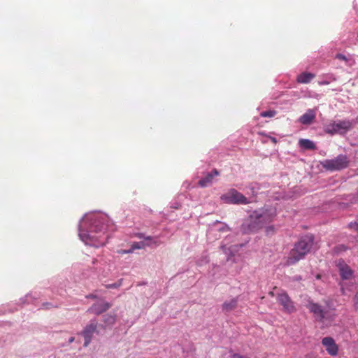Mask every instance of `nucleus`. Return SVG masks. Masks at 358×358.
<instances>
[{"mask_svg":"<svg viewBox=\"0 0 358 358\" xmlns=\"http://www.w3.org/2000/svg\"><path fill=\"white\" fill-rule=\"evenodd\" d=\"M96 324L95 323H90L85 328L83 332V336L85 338L84 346L87 347L89 345L91 341V338L96 331Z\"/></svg>","mask_w":358,"mask_h":358,"instance_id":"12","label":"nucleus"},{"mask_svg":"<svg viewBox=\"0 0 358 358\" xmlns=\"http://www.w3.org/2000/svg\"><path fill=\"white\" fill-rule=\"evenodd\" d=\"M105 322L108 324H113L115 321V317L114 316H112V315H106L105 316Z\"/></svg>","mask_w":358,"mask_h":358,"instance_id":"21","label":"nucleus"},{"mask_svg":"<svg viewBox=\"0 0 358 358\" xmlns=\"http://www.w3.org/2000/svg\"><path fill=\"white\" fill-rule=\"evenodd\" d=\"M136 236L138 238H145V236L143 234H141V233H139V234H136Z\"/></svg>","mask_w":358,"mask_h":358,"instance_id":"28","label":"nucleus"},{"mask_svg":"<svg viewBox=\"0 0 358 358\" xmlns=\"http://www.w3.org/2000/svg\"><path fill=\"white\" fill-rule=\"evenodd\" d=\"M299 144L300 147L306 150H315L316 148L315 143L309 139H300Z\"/></svg>","mask_w":358,"mask_h":358,"instance_id":"17","label":"nucleus"},{"mask_svg":"<svg viewBox=\"0 0 358 358\" xmlns=\"http://www.w3.org/2000/svg\"><path fill=\"white\" fill-rule=\"evenodd\" d=\"M320 278V275H317V278Z\"/></svg>","mask_w":358,"mask_h":358,"instance_id":"36","label":"nucleus"},{"mask_svg":"<svg viewBox=\"0 0 358 358\" xmlns=\"http://www.w3.org/2000/svg\"><path fill=\"white\" fill-rule=\"evenodd\" d=\"M257 215V210L254 211L241 225L242 230L245 234L255 233L262 229Z\"/></svg>","mask_w":358,"mask_h":358,"instance_id":"4","label":"nucleus"},{"mask_svg":"<svg viewBox=\"0 0 358 358\" xmlns=\"http://www.w3.org/2000/svg\"><path fill=\"white\" fill-rule=\"evenodd\" d=\"M74 339H75V338H74V337H71V338H69V342L71 343L73 342Z\"/></svg>","mask_w":358,"mask_h":358,"instance_id":"34","label":"nucleus"},{"mask_svg":"<svg viewBox=\"0 0 358 358\" xmlns=\"http://www.w3.org/2000/svg\"><path fill=\"white\" fill-rule=\"evenodd\" d=\"M352 123L350 120H339L330 123L326 127L325 131L327 134H345L352 128Z\"/></svg>","mask_w":358,"mask_h":358,"instance_id":"5","label":"nucleus"},{"mask_svg":"<svg viewBox=\"0 0 358 358\" xmlns=\"http://www.w3.org/2000/svg\"><path fill=\"white\" fill-rule=\"evenodd\" d=\"M276 215V210L273 208L257 210V215L259 216V220L262 228L272 222Z\"/></svg>","mask_w":358,"mask_h":358,"instance_id":"9","label":"nucleus"},{"mask_svg":"<svg viewBox=\"0 0 358 358\" xmlns=\"http://www.w3.org/2000/svg\"><path fill=\"white\" fill-rule=\"evenodd\" d=\"M105 226L99 219L95 220L94 222L91 224L90 230L88 231H83L80 230L79 236L80 239L86 244L94 245L93 240L96 238L93 233L104 232Z\"/></svg>","mask_w":358,"mask_h":358,"instance_id":"3","label":"nucleus"},{"mask_svg":"<svg viewBox=\"0 0 358 358\" xmlns=\"http://www.w3.org/2000/svg\"><path fill=\"white\" fill-rule=\"evenodd\" d=\"M87 297L89 299H95L96 296L95 295L90 294V295L87 296Z\"/></svg>","mask_w":358,"mask_h":358,"instance_id":"32","label":"nucleus"},{"mask_svg":"<svg viewBox=\"0 0 358 358\" xmlns=\"http://www.w3.org/2000/svg\"><path fill=\"white\" fill-rule=\"evenodd\" d=\"M322 345L325 347L327 352L331 355L335 356L338 353V346L334 340L331 337H325L322 341Z\"/></svg>","mask_w":358,"mask_h":358,"instance_id":"11","label":"nucleus"},{"mask_svg":"<svg viewBox=\"0 0 358 358\" xmlns=\"http://www.w3.org/2000/svg\"><path fill=\"white\" fill-rule=\"evenodd\" d=\"M355 303H358V292L357 293V294L355 295Z\"/></svg>","mask_w":358,"mask_h":358,"instance_id":"31","label":"nucleus"},{"mask_svg":"<svg viewBox=\"0 0 358 358\" xmlns=\"http://www.w3.org/2000/svg\"><path fill=\"white\" fill-rule=\"evenodd\" d=\"M111 307L110 303L105 301H99L94 303L89 309L88 312L94 313L95 315H100Z\"/></svg>","mask_w":358,"mask_h":358,"instance_id":"10","label":"nucleus"},{"mask_svg":"<svg viewBox=\"0 0 358 358\" xmlns=\"http://www.w3.org/2000/svg\"><path fill=\"white\" fill-rule=\"evenodd\" d=\"M336 58H338V59H339L341 60H343V61H346L347 60L346 57L344 55H342V54L336 55Z\"/></svg>","mask_w":358,"mask_h":358,"instance_id":"25","label":"nucleus"},{"mask_svg":"<svg viewBox=\"0 0 358 358\" xmlns=\"http://www.w3.org/2000/svg\"><path fill=\"white\" fill-rule=\"evenodd\" d=\"M130 252H129V250H125L119 251V253H120V254H127V253H130Z\"/></svg>","mask_w":358,"mask_h":358,"instance_id":"29","label":"nucleus"},{"mask_svg":"<svg viewBox=\"0 0 358 358\" xmlns=\"http://www.w3.org/2000/svg\"><path fill=\"white\" fill-rule=\"evenodd\" d=\"M313 244V237L312 236H305L302 237L294 248L290 250L286 258L285 266H291L296 264L310 252Z\"/></svg>","mask_w":358,"mask_h":358,"instance_id":"1","label":"nucleus"},{"mask_svg":"<svg viewBox=\"0 0 358 358\" xmlns=\"http://www.w3.org/2000/svg\"><path fill=\"white\" fill-rule=\"evenodd\" d=\"M221 230H224V231H229V228L226 225L224 227H223Z\"/></svg>","mask_w":358,"mask_h":358,"instance_id":"33","label":"nucleus"},{"mask_svg":"<svg viewBox=\"0 0 358 358\" xmlns=\"http://www.w3.org/2000/svg\"><path fill=\"white\" fill-rule=\"evenodd\" d=\"M150 244L148 243H145L143 241H141V242H134L133 243V244L131 245V249L129 250V252H133L134 250H136V249H143L146 246H149Z\"/></svg>","mask_w":358,"mask_h":358,"instance_id":"19","label":"nucleus"},{"mask_svg":"<svg viewBox=\"0 0 358 358\" xmlns=\"http://www.w3.org/2000/svg\"><path fill=\"white\" fill-rule=\"evenodd\" d=\"M104 244H105V241H99V245H104Z\"/></svg>","mask_w":358,"mask_h":358,"instance_id":"35","label":"nucleus"},{"mask_svg":"<svg viewBox=\"0 0 358 358\" xmlns=\"http://www.w3.org/2000/svg\"><path fill=\"white\" fill-rule=\"evenodd\" d=\"M349 157L345 155H338L331 159H324L320 162L322 166L329 171H338L347 169L350 165Z\"/></svg>","mask_w":358,"mask_h":358,"instance_id":"2","label":"nucleus"},{"mask_svg":"<svg viewBox=\"0 0 358 358\" xmlns=\"http://www.w3.org/2000/svg\"><path fill=\"white\" fill-rule=\"evenodd\" d=\"M276 112L275 110H266L261 113L260 115L263 117H272L275 116Z\"/></svg>","mask_w":358,"mask_h":358,"instance_id":"20","label":"nucleus"},{"mask_svg":"<svg viewBox=\"0 0 358 358\" xmlns=\"http://www.w3.org/2000/svg\"><path fill=\"white\" fill-rule=\"evenodd\" d=\"M237 302L238 301L236 299H233L229 301H225L222 305L223 310L224 311L229 312L235 309L237 306Z\"/></svg>","mask_w":358,"mask_h":358,"instance_id":"18","label":"nucleus"},{"mask_svg":"<svg viewBox=\"0 0 358 358\" xmlns=\"http://www.w3.org/2000/svg\"><path fill=\"white\" fill-rule=\"evenodd\" d=\"M340 275L343 279H350L352 275V271L344 262H339L338 264Z\"/></svg>","mask_w":358,"mask_h":358,"instance_id":"15","label":"nucleus"},{"mask_svg":"<svg viewBox=\"0 0 358 358\" xmlns=\"http://www.w3.org/2000/svg\"><path fill=\"white\" fill-rule=\"evenodd\" d=\"M329 82L327 80L319 82V85H329Z\"/></svg>","mask_w":358,"mask_h":358,"instance_id":"27","label":"nucleus"},{"mask_svg":"<svg viewBox=\"0 0 358 358\" xmlns=\"http://www.w3.org/2000/svg\"><path fill=\"white\" fill-rule=\"evenodd\" d=\"M277 301L282 306L284 312L290 314L296 311L294 301L286 292L279 293L277 295Z\"/></svg>","mask_w":358,"mask_h":358,"instance_id":"8","label":"nucleus"},{"mask_svg":"<svg viewBox=\"0 0 358 358\" xmlns=\"http://www.w3.org/2000/svg\"><path fill=\"white\" fill-rule=\"evenodd\" d=\"M270 294L273 296V292H270Z\"/></svg>","mask_w":358,"mask_h":358,"instance_id":"37","label":"nucleus"},{"mask_svg":"<svg viewBox=\"0 0 358 358\" xmlns=\"http://www.w3.org/2000/svg\"><path fill=\"white\" fill-rule=\"evenodd\" d=\"M348 227L350 229L358 231V223L357 222H350L348 224Z\"/></svg>","mask_w":358,"mask_h":358,"instance_id":"24","label":"nucleus"},{"mask_svg":"<svg viewBox=\"0 0 358 358\" xmlns=\"http://www.w3.org/2000/svg\"><path fill=\"white\" fill-rule=\"evenodd\" d=\"M122 285V280H120L118 282L113 283V284H108L106 285V287L107 289H113V288H117Z\"/></svg>","mask_w":358,"mask_h":358,"instance_id":"22","label":"nucleus"},{"mask_svg":"<svg viewBox=\"0 0 358 358\" xmlns=\"http://www.w3.org/2000/svg\"><path fill=\"white\" fill-rule=\"evenodd\" d=\"M315 77V75L312 73L303 72L297 76V82L299 83H309L312 79Z\"/></svg>","mask_w":358,"mask_h":358,"instance_id":"16","label":"nucleus"},{"mask_svg":"<svg viewBox=\"0 0 358 358\" xmlns=\"http://www.w3.org/2000/svg\"><path fill=\"white\" fill-rule=\"evenodd\" d=\"M316 113L313 109H308L303 115H301L299 121L303 124H310L315 119Z\"/></svg>","mask_w":358,"mask_h":358,"instance_id":"13","label":"nucleus"},{"mask_svg":"<svg viewBox=\"0 0 358 358\" xmlns=\"http://www.w3.org/2000/svg\"><path fill=\"white\" fill-rule=\"evenodd\" d=\"M220 174L219 171L214 169L211 173H208L205 177L199 180L198 184L201 187H205L211 184L213 177Z\"/></svg>","mask_w":358,"mask_h":358,"instance_id":"14","label":"nucleus"},{"mask_svg":"<svg viewBox=\"0 0 358 358\" xmlns=\"http://www.w3.org/2000/svg\"><path fill=\"white\" fill-rule=\"evenodd\" d=\"M221 199L233 204H247L249 203L248 199L235 189H231L227 193L223 194Z\"/></svg>","mask_w":358,"mask_h":358,"instance_id":"6","label":"nucleus"},{"mask_svg":"<svg viewBox=\"0 0 358 358\" xmlns=\"http://www.w3.org/2000/svg\"><path fill=\"white\" fill-rule=\"evenodd\" d=\"M265 231H266V235H268V236L272 235L275 232V228L272 225L268 226L266 227Z\"/></svg>","mask_w":358,"mask_h":358,"instance_id":"23","label":"nucleus"},{"mask_svg":"<svg viewBox=\"0 0 358 358\" xmlns=\"http://www.w3.org/2000/svg\"><path fill=\"white\" fill-rule=\"evenodd\" d=\"M305 306L313 313L314 317L319 322H322L325 318L327 311L319 303H315L310 299H308Z\"/></svg>","mask_w":358,"mask_h":358,"instance_id":"7","label":"nucleus"},{"mask_svg":"<svg viewBox=\"0 0 358 358\" xmlns=\"http://www.w3.org/2000/svg\"><path fill=\"white\" fill-rule=\"evenodd\" d=\"M336 250H338V251L345 250H346V248H345V245H339V246H338V247L336 248Z\"/></svg>","mask_w":358,"mask_h":358,"instance_id":"26","label":"nucleus"},{"mask_svg":"<svg viewBox=\"0 0 358 358\" xmlns=\"http://www.w3.org/2000/svg\"><path fill=\"white\" fill-rule=\"evenodd\" d=\"M144 239H145V240H146V241H152V236H145V238H144Z\"/></svg>","mask_w":358,"mask_h":358,"instance_id":"30","label":"nucleus"}]
</instances>
